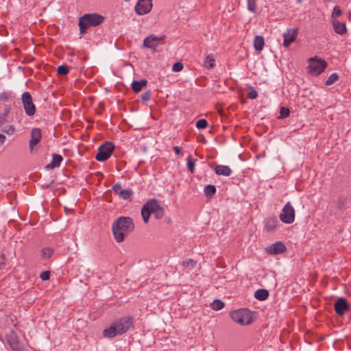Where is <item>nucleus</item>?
Masks as SVG:
<instances>
[{
    "instance_id": "obj_1",
    "label": "nucleus",
    "mask_w": 351,
    "mask_h": 351,
    "mask_svg": "<svg viewBox=\"0 0 351 351\" xmlns=\"http://www.w3.org/2000/svg\"><path fill=\"white\" fill-rule=\"evenodd\" d=\"M134 319L131 316L118 318L103 330V336L106 338H112L118 335H123L134 326Z\"/></svg>"
},
{
    "instance_id": "obj_2",
    "label": "nucleus",
    "mask_w": 351,
    "mask_h": 351,
    "mask_svg": "<svg viewBox=\"0 0 351 351\" xmlns=\"http://www.w3.org/2000/svg\"><path fill=\"white\" fill-rule=\"evenodd\" d=\"M134 229V223L129 217H119L112 225V231L115 241L122 242L125 237Z\"/></svg>"
},
{
    "instance_id": "obj_3",
    "label": "nucleus",
    "mask_w": 351,
    "mask_h": 351,
    "mask_svg": "<svg viewBox=\"0 0 351 351\" xmlns=\"http://www.w3.org/2000/svg\"><path fill=\"white\" fill-rule=\"evenodd\" d=\"M151 214H154L157 219H160L164 216V209L157 199L149 200L141 208V215L145 223H148Z\"/></svg>"
},
{
    "instance_id": "obj_4",
    "label": "nucleus",
    "mask_w": 351,
    "mask_h": 351,
    "mask_svg": "<svg viewBox=\"0 0 351 351\" xmlns=\"http://www.w3.org/2000/svg\"><path fill=\"white\" fill-rule=\"evenodd\" d=\"M104 17L99 14H85L80 17L78 25L80 34H83L90 27H95L103 23Z\"/></svg>"
},
{
    "instance_id": "obj_5",
    "label": "nucleus",
    "mask_w": 351,
    "mask_h": 351,
    "mask_svg": "<svg viewBox=\"0 0 351 351\" xmlns=\"http://www.w3.org/2000/svg\"><path fill=\"white\" fill-rule=\"evenodd\" d=\"M230 317L241 325H248L252 322V313L247 308H240L231 312Z\"/></svg>"
},
{
    "instance_id": "obj_6",
    "label": "nucleus",
    "mask_w": 351,
    "mask_h": 351,
    "mask_svg": "<svg viewBox=\"0 0 351 351\" xmlns=\"http://www.w3.org/2000/svg\"><path fill=\"white\" fill-rule=\"evenodd\" d=\"M308 66L306 69L309 73L313 75H318L324 71L327 66V62L317 56L310 58L308 60Z\"/></svg>"
},
{
    "instance_id": "obj_7",
    "label": "nucleus",
    "mask_w": 351,
    "mask_h": 351,
    "mask_svg": "<svg viewBox=\"0 0 351 351\" xmlns=\"http://www.w3.org/2000/svg\"><path fill=\"white\" fill-rule=\"evenodd\" d=\"M114 149V145L112 144V143L110 141L106 142L99 147L98 152L96 154L95 159L100 162L108 160L112 155Z\"/></svg>"
},
{
    "instance_id": "obj_8",
    "label": "nucleus",
    "mask_w": 351,
    "mask_h": 351,
    "mask_svg": "<svg viewBox=\"0 0 351 351\" xmlns=\"http://www.w3.org/2000/svg\"><path fill=\"white\" fill-rule=\"evenodd\" d=\"M21 101L25 114L32 117L36 113V106L29 92H25L21 95Z\"/></svg>"
},
{
    "instance_id": "obj_9",
    "label": "nucleus",
    "mask_w": 351,
    "mask_h": 351,
    "mask_svg": "<svg viewBox=\"0 0 351 351\" xmlns=\"http://www.w3.org/2000/svg\"><path fill=\"white\" fill-rule=\"evenodd\" d=\"M279 218L285 223H292L295 220V209L290 202H287L282 208Z\"/></svg>"
},
{
    "instance_id": "obj_10",
    "label": "nucleus",
    "mask_w": 351,
    "mask_h": 351,
    "mask_svg": "<svg viewBox=\"0 0 351 351\" xmlns=\"http://www.w3.org/2000/svg\"><path fill=\"white\" fill-rule=\"evenodd\" d=\"M152 7V0H138L134 10L138 15H144L150 12Z\"/></svg>"
},
{
    "instance_id": "obj_11",
    "label": "nucleus",
    "mask_w": 351,
    "mask_h": 351,
    "mask_svg": "<svg viewBox=\"0 0 351 351\" xmlns=\"http://www.w3.org/2000/svg\"><path fill=\"white\" fill-rule=\"evenodd\" d=\"M42 139L41 130L38 128H34L31 130V138L29 143V151L33 153L36 149V147L40 143Z\"/></svg>"
},
{
    "instance_id": "obj_12",
    "label": "nucleus",
    "mask_w": 351,
    "mask_h": 351,
    "mask_svg": "<svg viewBox=\"0 0 351 351\" xmlns=\"http://www.w3.org/2000/svg\"><path fill=\"white\" fill-rule=\"evenodd\" d=\"M165 36L158 37L152 34L144 39L143 46L155 51L159 43L163 40Z\"/></svg>"
},
{
    "instance_id": "obj_13",
    "label": "nucleus",
    "mask_w": 351,
    "mask_h": 351,
    "mask_svg": "<svg viewBox=\"0 0 351 351\" xmlns=\"http://www.w3.org/2000/svg\"><path fill=\"white\" fill-rule=\"evenodd\" d=\"M298 35V29H288L284 34L283 46L289 47L293 43Z\"/></svg>"
},
{
    "instance_id": "obj_14",
    "label": "nucleus",
    "mask_w": 351,
    "mask_h": 351,
    "mask_svg": "<svg viewBox=\"0 0 351 351\" xmlns=\"http://www.w3.org/2000/svg\"><path fill=\"white\" fill-rule=\"evenodd\" d=\"M347 300L343 298H339L334 304V308L337 314L343 315L349 309Z\"/></svg>"
},
{
    "instance_id": "obj_15",
    "label": "nucleus",
    "mask_w": 351,
    "mask_h": 351,
    "mask_svg": "<svg viewBox=\"0 0 351 351\" xmlns=\"http://www.w3.org/2000/svg\"><path fill=\"white\" fill-rule=\"evenodd\" d=\"M266 251L269 254H278L285 252L286 247L281 242H276L275 243L268 247Z\"/></svg>"
},
{
    "instance_id": "obj_16",
    "label": "nucleus",
    "mask_w": 351,
    "mask_h": 351,
    "mask_svg": "<svg viewBox=\"0 0 351 351\" xmlns=\"http://www.w3.org/2000/svg\"><path fill=\"white\" fill-rule=\"evenodd\" d=\"M6 340L13 351L17 350V348L19 346V341L18 335L14 331H11L6 335Z\"/></svg>"
},
{
    "instance_id": "obj_17",
    "label": "nucleus",
    "mask_w": 351,
    "mask_h": 351,
    "mask_svg": "<svg viewBox=\"0 0 351 351\" xmlns=\"http://www.w3.org/2000/svg\"><path fill=\"white\" fill-rule=\"evenodd\" d=\"M278 225V221L276 217H268L265 221L264 229L267 232L274 231Z\"/></svg>"
},
{
    "instance_id": "obj_18",
    "label": "nucleus",
    "mask_w": 351,
    "mask_h": 351,
    "mask_svg": "<svg viewBox=\"0 0 351 351\" xmlns=\"http://www.w3.org/2000/svg\"><path fill=\"white\" fill-rule=\"evenodd\" d=\"M331 22L337 34L343 35L346 33L347 29L345 23H341L338 19L332 20Z\"/></svg>"
},
{
    "instance_id": "obj_19",
    "label": "nucleus",
    "mask_w": 351,
    "mask_h": 351,
    "mask_svg": "<svg viewBox=\"0 0 351 351\" xmlns=\"http://www.w3.org/2000/svg\"><path fill=\"white\" fill-rule=\"evenodd\" d=\"M215 171L218 176H229L232 173L231 169L226 165H216Z\"/></svg>"
},
{
    "instance_id": "obj_20",
    "label": "nucleus",
    "mask_w": 351,
    "mask_h": 351,
    "mask_svg": "<svg viewBox=\"0 0 351 351\" xmlns=\"http://www.w3.org/2000/svg\"><path fill=\"white\" fill-rule=\"evenodd\" d=\"M264 46H265L264 38L262 36H255L254 40V49L258 51H261L263 49Z\"/></svg>"
},
{
    "instance_id": "obj_21",
    "label": "nucleus",
    "mask_w": 351,
    "mask_h": 351,
    "mask_svg": "<svg viewBox=\"0 0 351 351\" xmlns=\"http://www.w3.org/2000/svg\"><path fill=\"white\" fill-rule=\"evenodd\" d=\"M63 158L61 155L54 154H53V160L51 164L47 166L49 169H53L56 167H58L62 161Z\"/></svg>"
},
{
    "instance_id": "obj_22",
    "label": "nucleus",
    "mask_w": 351,
    "mask_h": 351,
    "mask_svg": "<svg viewBox=\"0 0 351 351\" xmlns=\"http://www.w3.org/2000/svg\"><path fill=\"white\" fill-rule=\"evenodd\" d=\"M204 66L208 69H211L215 66V58L213 54H209L206 57Z\"/></svg>"
},
{
    "instance_id": "obj_23",
    "label": "nucleus",
    "mask_w": 351,
    "mask_h": 351,
    "mask_svg": "<svg viewBox=\"0 0 351 351\" xmlns=\"http://www.w3.org/2000/svg\"><path fill=\"white\" fill-rule=\"evenodd\" d=\"M147 80H141L140 81H134L132 82V90L135 93H138L141 90L143 87L147 85Z\"/></svg>"
},
{
    "instance_id": "obj_24",
    "label": "nucleus",
    "mask_w": 351,
    "mask_h": 351,
    "mask_svg": "<svg viewBox=\"0 0 351 351\" xmlns=\"http://www.w3.org/2000/svg\"><path fill=\"white\" fill-rule=\"evenodd\" d=\"M255 298L259 300H265L269 296V293L266 289H258L255 292Z\"/></svg>"
},
{
    "instance_id": "obj_25",
    "label": "nucleus",
    "mask_w": 351,
    "mask_h": 351,
    "mask_svg": "<svg viewBox=\"0 0 351 351\" xmlns=\"http://www.w3.org/2000/svg\"><path fill=\"white\" fill-rule=\"evenodd\" d=\"M196 159H194L191 156L187 158V168L191 173H193L195 171Z\"/></svg>"
},
{
    "instance_id": "obj_26",
    "label": "nucleus",
    "mask_w": 351,
    "mask_h": 351,
    "mask_svg": "<svg viewBox=\"0 0 351 351\" xmlns=\"http://www.w3.org/2000/svg\"><path fill=\"white\" fill-rule=\"evenodd\" d=\"M216 193V188L214 185L208 184L204 188V193L206 196L211 197Z\"/></svg>"
},
{
    "instance_id": "obj_27",
    "label": "nucleus",
    "mask_w": 351,
    "mask_h": 351,
    "mask_svg": "<svg viewBox=\"0 0 351 351\" xmlns=\"http://www.w3.org/2000/svg\"><path fill=\"white\" fill-rule=\"evenodd\" d=\"M224 302L220 300H215L210 304L211 308L215 311L222 309L224 307Z\"/></svg>"
},
{
    "instance_id": "obj_28",
    "label": "nucleus",
    "mask_w": 351,
    "mask_h": 351,
    "mask_svg": "<svg viewBox=\"0 0 351 351\" xmlns=\"http://www.w3.org/2000/svg\"><path fill=\"white\" fill-rule=\"evenodd\" d=\"M53 254V250L51 247H45L42 250L41 256L43 258H48Z\"/></svg>"
},
{
    "instance_id": "obj_29",
    "label": "nucleus",
    "mask_w": 351,
    "mask_h": 351,
    "mask_svg": "<svg viewBox=\"0 0 351 351\" xmlns=\"http://www.w3.org/2000/svg\"><path fill=\"white\" fill-rule=\"evenodd\" d=\"M347 202V198L343 196L338 197L337 201V206L340 210H343L346 208V204Z\"/></svg>"
},
{
    "instance_id": "obj_30",
    "label": "nucleus",
    "mask_w": 351,
    "mask_h": 351,
    "mask_svg": "<svg viewBox=\"0 0 351 351\" xmlns=\"http://www.w3.org/2000/svg\"><path fill=\"white\" fill-rule=\"evenodd\" d=\"M182 266L189 269H191L196 265V261L191 258L186 259L184 261H182Z\"/></svg>"
},
{
    "instance_id": "obj_31",
    "label": "nucleus",
    "mask_w": 351,
    "mask_h": 351,
    "mask_svg": "<svg viewBox=\"0 0 351 351\" xmlns=\"http://www.w3.org/2000/svg\"><path fill=\"white\" fill-rule=\"evenodd\" d=\"M133 194V191L131 189H123V191H120L119 197L123 199H130Z\"/></svg>"
},
{
    "instance_id": "obj_32",
    "label": "nucleus",
    "mask_w": 351,
    "mask_h": 351,
    "mask_svg": "<svg viewBox=\"0 0 351 351\" xmlns=\"http://www.w3.org/2000/svg\"><path fill=\"white\" fill-rule=\"evenodd\" d=\"M342 14V11L341 10L339 6H335L333 8V11L331 14V21L334 19H337L339 16Z\"/></svg>"
},
{
    "instance_id": "obj_33",
    "label": "nucleus",
    "mask_w": 351,
    "mask_h": 351,
    "mask_svg": "<svg viewBox=\"0 0 351 351\" xmlns=\"http://www.w3.org/2000/svg\"><path fill=\"white\" fill-rule=\"evenodd\" d=\"M338 80V75L337 73L331 74L326 81V85L330 86L335 83Z\"/></svg>"
},
{
    "instance_id": "obj_34",
    "label": "nucleus",
    "mask_w": 351,
    "mask_h": 351,
    "mask_svg": "<svg viewBox=\"0 0 351 351\" xmlns=\"http://www.w3.org/2000/svg\"><path fill=\"white\" fill-rule=\"evenodd\" d=\"M257 0H247V8L249 10L254 12L257 9Z\"/></svg>"
},
{
    "instance_id": "obj_35",
    "label": "nucleus",
    "mask_w": 351,
    "mask_h": 351,
    "mask_svg": "<svg viewBox=\"0 0 351 351\" xmlns=\"http://www.w3.org/2000/svg\"><path fill=\"white\" fill-rule=\"evenodd\" d=\"M290 110L287 108L282 107L280 110L279 119H284L289 116Z\"/></svg>"
},
{
    "instance_id": "obj_36",
    "label": "nucleus",
    "mask_w": 351,
    "mask_h": 351,
    "mask_svg": "<svg viewBox=\"0 0 351 351\" xmlns=\"http://www.w3.org/2000/svg\"><path fill=\"white\" fill-rule=\"evenodd\" d=\"M57 73L59 75H64L69 73V68L66 65H61L58 67Z\"/></svg>"
},
{
    "instance_id": "obj_37",
    "label": "nucleus",
    "mask_w": 351,
    "mask_h": 351,
    "mask_svg": "<svg viewBox=\"0 0 351 351\" xmlns=\"http://www.w3.org/2000/svg\"><path fill=\"white\" fill-rule=\"evenodd\" d=\"M208 126V122L206 119H199L196 122V127L198 129H205Z\"/></svg>"
},
{
    "instance_id": "obj_38",
    "label": "nucleus",
    "mask_w": 351,
    "mask_h": 351,
    "mask_svg": "<svg viewBox=\"0 0 351 351\" xmlns=\"http://www.w3.org/2000/svg\"><path fill=\"white\" fill-rule=\"evenodd\" d=\"M184 68L183 64L180 62H176L173 66L172 70L174 72H179L181 71Z\"/></svg>"
},
{
    "instance_id": "obj_39",
    "label": "nucleus",
    "mask_w": 351,
    "mask_h": 351,
    "mask_svg": "<svg viewBox=\"0 0 351 351\" xmlns=\"http://www.w3.org/2000/svg\"><path fill=\"white\" fill-rule=\"evenodd\" d=\"M2 131L8 135H12L14 133L15 128L13 125H8L5 127Z\"/></svg>"
},
{
    "instance_id": "obj_40",
    "label": "nucleus",
    "mask_w": 351,
    "mask_h": 351,
    "mask_svg": "<svg viewBox=\"0 0 351 351\" xmlns=\"http://www.w3.org/2000/svg\"><path fill=\"white\" fill-rule=\"evenodd\" d=\"M113 192L117 195H120V191H123L121 185L120 184H116L112 186Z\"/></svg>"
},
{
    "instance_id": "obj_41",
    "label": "nucleus",
    "mask_w": 351,
    "mask_h": 351,
    "mask_svg": "<svg viewBox=\"0 0 351 351\" xmlns=\"http://www.w3.org/2000/svg\"><path fill=\"white\" fill-rule=\"evenodd\" d=\"M247 98L254 99L257 97L258 93L254 89H252L247 93Z\"/></svg>"
},
{
    "instance_id": "obj_42",
    "label": "nucleus",
    "mask_w": 351,
    "mask_h": 351,
    "mask_svg": "<svg viewBox=\"0 0 351 351\" xmlns=\"http://www.w3.org/2000/svg\"><path fill=\"white\" fill-rule=\"evenodd\" d=\"M40 277L43 280H49L50 278V272L49 271H43L40 274Z\"/></svg>"
},
{
    "instance_id": "obj_43",
    "label": "nucleus",
    "mask_w": 351,
    "mask_h": 351,
    "mask_svg": "<svg viewBox=\"0 0 351 351\" xmlns=\"http://www.w3.org/2000/svg\"><path fill=\"white\" fill-rule=\"evenodd\" d=\"M150 97H151V93L149 91L143 93L141 96L142 100L145 101H148L150 99Z\"/></svg>"
},
{
    "instance_id": "obj_44",
    "label": "nucleus",
    "mask_w": 351,
    "mask_h": 351,
    "mask_svg": "<svg viewBox=\"0 0 351 351\" xmlns=\"http://www.w3.org/2000/svg\"><path fill=\"white\" fill-rule=\"evenodd\" d=\"M175 154L178 156H182V149L178 146H175L173 147Z\"/></svg>"
},
{
    "instance_id": "obj_45",
    "label": "nucleus",
    "mask_w": 351,
    "mask_h": 351,
    "mask_svg": "<svg viewBox=\"0 0 351 351\" xmlns=\"http://www.w3.org/2000/svg\"><path fill=\"white\" fill-rule=\"evenodd\" d=\"M6 119H7V117H5V115H2V114L0 115V126H2L3 125H4L5 123Z\"/></svg>"
},
{
    "instance_id": "obj_46",
    "label": "nucleus",
    "mask_w": 351,
    "mask_h": 351,
    "mask_svg": "<svg viewBox=\"0 0 351 351\" xmlns=\"http://www.w3.org/2000/svg\"><path fill=\"white\" fill-rule=\"evenodd\" d=\"M5 141V136L4 134H0V144H3Z\"/></svg>"
},
{
    "instance_id": "obj_47",
    "label": "nucleus",
    "mask_w": 351,
    "mask_h": 351,
    "mask_svg": "<svg viewBox=\"0 0 351 351\" xmlns=\"http://www.w3.org/2000/svg\"><path fill=\"white\" fill-rule=\"evenodd\" d=\"M10 112V108H6L5 110H4V112L3 113H2L1 114L2 115H5V117L8 116V114H9Z\"/></svg>"
},
{
    "instance_id": "obj_48",
    "label": "nucleus",
    "mask_w": 351,
    "mask_h": 351,
    "mask_svg": "<svg viewBox=\"0 0 351 351\" xmlns=\"http://www.w3.org/2000/svg\"><path fill=\"white\" fill-rule=\"evenodd\" d=\"M14 351H29L27 349L21 347L20 346L17 348V350H14Z\"/></svg>"
},
{
    "instance_id": "obj_49",
    "label": "nucleus",
    "mask_w": 351,
    "mask_h": 351,
    "mask_svg": "<svg viewBox=\"0 0 351 351\" xmlns=\"http://www.w3.org/2000/svg\"><path fill=\"white\" fill-rule=\"evenodd\" d=\"M125 1H129L130 0H125Z\"/></svg>"
}]
</instances>
